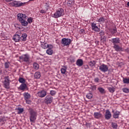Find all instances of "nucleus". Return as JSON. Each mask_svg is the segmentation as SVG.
Wrapping results in <instances>:
<instances>
[{
	"instance_id": "obj_1",
	"label": "nucleus",
	"mask_w": 129,
	"mask_h": 129,
	"mask_svg": "<svg viewBox=\"0 0 129 129\" xmlns=\"http://www.w3.org/2000/svg\"><path fill=\"white\" fill-rule=\"evenodd\" d=\"M27 18H28V16L26 14L23 13L17 14V20L23 27H27L28 26Z\"/></svg>"
},
{
	"instance_id": "obj_2",
	"label": "nucleus",
	"mask_w": 129,
	"mask_h": 129,
	"mask_svg": "<svg viewBox=\"0 0 129 129\" xmlns=\"http://www.w3.org/2000/svg\"><path fill=\"white\" fill-rule=\"evenodd\" d=\"M62 16H64V10L62 8H59L55 11L52 17L55 19H57V18H60Z\"/></svg>"
},
{
	"instance_id": "obj_3",
	"label": "nucleus",
	"mask_w": 129,
	"mask_h": 129,
	"mask_svg": "<svg viewBox=\"0 0 129 129\" xmlns=\"http://www.w3.org/2000/svg\"><path fill=\"white\" fill-rule=\"evenodd\" d=\"M21 60L26 63H30V55L28 54H23L19 57Z\"/></svg>"
},
{
	"instance_id": "obj_4",
	"label": "nucleus",
	"mask_w": 129,
	"mask_h": 129,
	"mask_svg": "<svg viewBox=\"0 0 129 129\" xmlns=\"http://www.w3.org/2000/svg\"><path fill=\"white\" fill-rule=\"evenodd\" d=\"M72 42V40H71V39L63 38L61 39V43L62 45H63V46H69V45L71 44Z\"/></svg>"
},
{
	"instance_id": "obj_5",
	"label": "nucleus",
	"mask_w": 129,
	"mask_h": 129,
	"mask_svg": "<svg viewBox=\"0 0 129 129\" xmlns=\"http://www.w3.org/2000/svg\"><path fill=\"white\" fill-rule=\"evenodd\" d=\"M44 102L46 104H51L53 102V97L51 95H47L45 97Z\"/></svg>"
},
{
	"instance_id": "obj_6",
	"label": "nucleus",
	"mask_w": 129,
	"mask_h": 129,
	"mask_svg": "<svg viewBox=\"0 0 129 129\" xmlns=\"http://www.w3.org/2000/svg\"><path fill=\"white\" fill-rule=\"evenodd\" d=\"M37 119V113L34 111L30 113V120L31 122H35Z\"/></svg>"
},
{
	"instance_id": "obj_7",
	"label": "nucleus",
	"mask_w": 129,
	"mask_h": 129,
	"mask_svg": "<svg viewBox=\"0 0 129 129\" xmlns=\"http://www.w3.org/2000/svg\"><path fill=\"white\" fill-rule=\"evenodd\" d=\"M4 85L5 88H7V89L10 88V80H9V76H6L5 77Z\"/></svg>"
},
{
	"instance_id": "obj_8",
	"label": "nucleus",
	"mask_w": 129,
	"mask_h": 129,
	"mask_svg": "<svg viewBox=\"0 0 129 129\" xmlns=\"http://www.w3.org/2000/svg\"><path fill=\"white\" fill-rule=\"evenodd\" d=\"M99 67V70L102 72H107V71H108V67H107L106 64H104V63H102Z\"/></svg>"
},
{
	"instance_id": "obj_9",
	"label": "nucleus",
	"mask_w": 129,
	"mask_h": 129,
	"mask_svg": "<svg viewBox=\"0 0 129 129\" xmlns=\"http://www.w3.org/2000/svg\"><path fill=\"white\" fill-rule=\"evenodd\" d=\"M92 30L94 31V32H100V28L96 25L95 22H93L91 24Z\"/></svg>"
},
{
	"instance_id": "obj_10",
	"label": "nucleus",
	"mask_w": 129,
	"mask_h": 129,
	"mask_svg": "<svg viewBox=\"0 0 129 129\" xmlns=\"http://www.w3.org/2000/svg\"><path fill=\"white\" fill-rule=\"evenodd\" d=\"M25 5V3H20L19 2H13L12 3H11V6L12 7H23Z\"/></svg>"
},
{
	"instance_id": "obj_11",
	"label": "nucleus",
	"mask_w": 129,
	"mask_h": 129,
	"mask_svg": "<svg viewBox=\"0 0 129 129\" xmlns=\"http://www.w3.org/2000/svg\"><path fill=\"white\" fill-rule=\"evenodd\" d=\"M37 95L39 97H45L47 95V91L45 90H42L39 92H38Z\"/></svg>"
},
{
	"instance_id": "obj_12",
	"label": "nucleus",
	"mask_w": 129,
	"mask_h": 129,
	"mask_svg": "<svg viewBox=\"0 0 129 129\" xmlns=\"http://www.w3.org/2000/svg\"><path fill=\"white\" fill-rule=\"evenodd\" d=\"M53 46L52 44H49V47L46 50V54L48 55H52L53 54Z\"/></svg>"
},
{
	"instance_id": "obj_13",
	"label": "nucleus",
	"mask_w": 129,
	"mask_h": 129,
	"mask_svg": "<svg viewBox=\"0 0 129 129\" xmlns=\"http://www.w3.org/2000/svg\"><path fill=\"white\" fill-rule=\"evenodd\" d=\"M114 49H115V51H116L117 52H123L124 51V49H122L121 47L119 46L117 44H115L113 46Z\"/></svg>"
},
{
	"instance_id": "obj_14",
	"label": "nucleus",
	"mask_w": 129,
	"mask_h": 129,
	"mask_svg": "<svg viewBox=\"0 0 129 129\" xmlns=\"http://www.w3.org/2000/svg\"><path fill=\"white\" fill-rule=\"evenodd\" d=\"M111 118V113L109 110H106L105 114V118L106 119H110Z\"/></svg>"
},
{
	"instance_id": "obj_15",
	"label": "nucleus",
	"mask_w": 129,
	"mask_h": 129,
	"mask_svg": "<svg viewBox=\"0 0 129 129\" xmlns=\"http://www.w3.org/2000/svg\"><path fill=\"white\" fill-rule=\"evenodd\" d=\"M13 39L15 42H20L21 40V37L18 34H15L14 36Z\"/></svg>"
},
{
	"instance_id": "obj_16",
	"label": "nucleus",
	"mask_w": 129,
	"mask_h": 129,
	"mask_svg": "<svg viewBox=\"0 0 129 129\" xmlns=\"http://www.w3.org/2000/svg\"><path fill=\"white\" fill-rule=\"evenodd\" d=\"M76 65L79 67H81L83 66V60L82 59H78L76 61Z\"/></svg>"
},
{
	"instance_id": "obj_17",
	"label": "nucleus",
	"mask_w": 129,
	"mask_h": 129,
	"mask_svg": "<svg viewBox=\"0 0 129 129\" xmlns=\"http://www.w3.org/2000/svg\"><path fill=\"white\" fill-rule=\"evenodd\" d=\"M96 22H98L99 23H100V24H103L104 22H105V19L103 17H99L96 20Z\"/></svg>"
},
{
	"instance_id": "obj_18",
	"label": "nucleus",
	"mask_w": 129,
	"mask_h": 129,
	"mask_svg": "<svg viewBox=\"0 0 129 129\" xmlns=\"http://www.w3.org/2000/svg\"><path fill=\"white\" fill-rule=\"evenodd\" d=\"M94 117H95V118L98 119L102 117V115L100 112H94Z\"/></svg>"
},
{
	"instance_id": "obj_19",
	"label": "nucleus",
	"mask_w": 129,
	"mask_h": 129,
	"mask_svg": "<svg viewBox=\"0 0 129 129\" xmlns=\"http://www.w3.org/2000/svg\"><path fill=\"white\" fill-rule=\"evenodd\" d=\"M120 42L119 40V38H112V42L113 43V45H116V44H118Z\"/></svg>"
},
{
	"instance_id": "obj_20",
	"label": "nucleus",
	"mask_w": 129,
	"mask_h": 129,
	"mask_svg": "<svg viewBox=\"0 0 129 129\" xmlns=\"http://www.w3.org/2000/svg\"><path fill=\"white\" fill-rule=\"evenodd\" d=\"M60 72L61 74H66L67 72V67L65 66L62 67V68L60 69Z\"/></svg>"
},
{
	"instance_id": "obj_21",
	"label": "nucleus",
	"mask_w": 129,
	"mask_h": 129,
	"mask_svg": "<svg viewBox=\"0 0 129 129\" xmlns=\"http://www.w3.org/2000/svg\"><path fill=\"white\" fill-rule=\"evenodd\" d=\"M23 96L24 97V99L25 100L29 99V98H31V95H30V94L28 93H24L23 94Z\"/></svg>"
},
{
	"instance_id": "obj_22",
	"label": "nucleus",
	"mask_w": 129,
	"mask_h": 129,
	"mask_svg": "<svg viewBox=\"0 0 129 129\" xmlns=\"http://www.w3.org/2000/svg\"><path fill=\"white\" fill-rule=\"evenodd\" d=\"M41 77V73L39 72H37L34 74V78L35 79H39Z\"/></svg>"
},
{
	"instance_id": "obj_23",
	"label": "nucleus",
	"mask_w": 129,
	"mask_h": 129,
	"mask_svg": "<svg viewBox=\"0 0 129 129\" xmlns=\"http://www.w3.org/2000/svg\"><path fill=\"white\" fill-rule=\"evenodd\" d=\"M41 47L43 49H47V48L50 47V44H48L46 43H43L41 44Z\"/></svg>"
},
{
	"instance_id": "obj_24",
	"label": "nucleus",
	"mask_w": 129,
	"mask_h": 129,
	"mask_svg": "<svg viewBox=\"0 0 129 129\" xmlns=\"http://www.w3.org/2000/svg\"><path fill=\"white\" fill-rule=\"evenodd\" d=\"M19 88L21 90H25V89L27 88V84H21Z\"/></svg>"
},
{
	"instance_id": "obj_25",
	"label": "nucleus",
	"mask_w": 129,
	"mask_h": 129,
	"mask_svg": "<svg viewBox=\"0 0 129 129\" xmlns=\"http://www.w3.org/2000/svg\"><path fill=\"white\" fill-rule=\"evenodd\" d=\"M96 64V61L95 60H91L89 63V65L91 67H93V66H95V64Z\"/></svg>"
},
{
	"instance_id": "obj_26",
	"label": "nucleus",
	"mask_w": 129,
	"mask_h": 129,
	"mask_svg": "<svg viewBox=\"0 0 129 129\" xmlns=\"http://www.w3.org/2000/svg\"><path fill=\"white\" fill-rule=\"evenodd\" d=\"M27 35L26 33H24L22 35L21 39L22 41H26L27 40Z\"/></svg>"
},
{
	"instance_id": "obj_27",
	"label": "nucleus",
	"mask_w": 129,
	"mask_h": 129,
	"mask_svg": "<svg viewBox=\"0 0 129 129\" xmlns=\"http://www.w3.org/2000/svg\"><path fill=\"white\" fill-rule=\"evenodd\" d=\"M120 113L119 112V111H116V112H115L113 114L114 118H118V116Z\"/></svg>"
},
{
	"instance_id": "obj_28",
	"label": "nucleus",
	"mask_w": 129,
	"mask_h": 129,
	"mask_svg": "<svg viewBox=\"0 0 129 129\" xmlns=\"http://www.w3.org/2000/svg\"><path fill=\"white\" fill-rule=\"evenodd\" d=\"M117 123L115 122H112L111 123V127L113 129H117Z\"/></svg>"
},
{
	"instance_id": "obj_29",
	"label": "nucleus",
	"mask_w": 129,
	"mask_h": 129,
	"mask_svg": "<svg viewBox=\"0 0 129 129\" xmlns=\"http://www.w3.org/2000/svg\"><path fill=\"white\" fill-rule=\"evenodd\" d=\"M18 110V114H21V113H23L24 112V108H18L17 109Z\"/></svg>"
},
{
	"instance_id": "obj_30",
	"label": "nucleus",
	"mask_w": 129,
	"mask_h": 129,
	"mask_svg": "<svg viewBox=\"0 0 129 129\" xmlns=\"http://www.w3.org/2000/svg\"><path fill=\"white\" fill-rule=\"evenodd\" d=\"M108 89L111 93H113V92L115 91V88H114V87H109Z\"/></svg>"
},
{
	"instance_id": "obj_31",
	"label": "nucleus",
	"mask_w": 129,
	"mask_h": 129,
	"mask_svg": "<svg viewBox=\"0 0 129 129\" xmlns=\"http://www.w3.org/2000/svg\"><path fill=\"white\" fill-rule=\"evenodd\" d=\"M98 90H99V92H100V93H102V94L105 93V91L104 90V89L101 87L98 88Z\"/></svg>"
},
{
	"instance_id": "obj_32",
	"label": "nucleus",
	"mask_w": 129,
	"mask_h": 129,
	"mask_svg": "<svg viewBox=\"0 0 129 129\" xmlns=\"http://www.w3.org/2000/svg\"><path fill=\"white\" fill-rule=\"evenodd\" d=\"M27 22L28 23V25H29V24H31L33 23V18L32 17H29L27 20Z\"/></svg>"
},
{
	"instance_id": "obj_33",
	"label": "nucleus",
	"mask_w": 129,
	"mask_h": 129,
	"mask_svg": "<svg viewBox=\"0 0 129 129\" xmlns=\"http://www.w3.org/2000/svg\"><path fill=\"white\" fill-rule=\"evenodd\" d=\"M33 68L36 70H38V69H39V64L38 63H36V62H34L33 63Z\"/></svg>"
},
{
	"instance_id": "obj_34",
	"label": "nucleus",
	"mask_w": 129,
	"mask_h": 129,
	"mask_svg": "<svg viewBox=\"0 0 129 129\" xmlns=\"http://www.w3.org/2000/svg\"><path fill=\"white\" fill-rule=\"evenodd\" d=\"M19 81L20 83H22V84H25V82H26V81L23 78H19Z\"/></svg>"
},
{
	"instance_id": "obj_35",
	"label": "nucleus",
	"mask_w": 129,
	"mask_h": 129,
	"mask_svg": "<svg viewBox=\"0 0 129 129\" xmlns=\"http://www.w3.org/2000/svg\"><path fill=\"white\" fill-rule=\"evenodd\" d=\"M86 96L87 98H88V99H91V98H92V97H93V95H92V94L91 93H88L87 94Z\"/></svg>"
},
{
	"instance_id": "obj_36",
	"label": "nucleus",
	"mask_w": 129,
	"mask_h": 129,
	"mask_svg": "<svg viewBox=\"0 0 129 129\" xmlns=\"http://www.w3.org/2000/svg\"><path fill=\"white\" fill-rule=\"evenodd\" d=\"M123 83L128 84V83H129V79L124 78V79H123Z\"/></svg>"
},
{
	"instance_id": "obj_37",
	"label": "nucleus",
	"mask_w": 129,
	"mask_h": 129,
	"mask_svg": "<svg viewBox=\"0 0 129 129\" xmlns=\"http://www.w3.org/2000/svg\"><path fill=\"white\" fill-rule=\"evenodd\" d=\"M73 2L72 1H68V3H67V5H68V7H72V5H73Z\"/></svg>"
},
{
	"instance_id": "obj_38",
	"label": "nucleus",
	"mask_w": 129,
	"mask_h": 129,
	"mask_svg": "<svg viewBox=\"0 0 129 129\" xmlns=\"http://www.w3.org/2000/svg\"><path fill=\"white\" fill-rule=\"evenodd\" d=\"M123 92H124V93H128L129 92V89H127L126 88H124L122 89Z\"/></svg>"
},
{
	"instance_id": "obj_39",
	"label": "nucleus",
	"mask_w": 129,
	"mask_h": 129,
	"mask_svg": "<svg viewBox=\"0 0 129 129\" xmlns=\"http://www.w3.org/2000/svg\"><path fill=\"white\" fill-rule=\"evenodd\" d=\"M50 95H52V96H54L56 94V91L54 90H51L50 92Z\"/></svg>"
},
{
	"instance_id": "obj_40",
	"label": "nucleus",
	"mask_w": 129,
	"mask_h": 129,
	"mask_svg": "<svg viewBox=\"0 0 129 129\" xmlns=\"http://www.w3.org/2000/svg\"><path fill=\"white\" fill-rule=\"evenodd\" d=\"M5 68L8 69L10 67V63L6 62L5 63Z\"/></svg>"
},
{
	"instance_id": "obj_41",
	"label": "nucleus",
	"mask_w": 129,
	"mask_h": 129,
	"mask_svg": "<svg viewBox=\"0 0 129 129\" xmlns=\"http://www.w3.org/2000/svg\"><path fill=\"white\" fill-rule=\"evenodd\" d=\"M25 100H26V103H27V104H31V100H30L28 99Z\"/></svg>"
},
{
	"instance_id": "obj_42",
	"label": "nucleus",
	"mask_w": 129,
	"mask_h": 129,
	"mask_svg": "<svg viewBox=\"0 0 129 129\" xmlns=\"http://www.w3.org/2000/svg\"><path fill=\"white\" fill-rule=\"evenodd\" d=\"M40 13H41V14H46V13H47V11L44 10H41L40 11Z\"/></svg>"
},
{
	"instance_id": "obj_43",
	"label": "nucleus",
	"mask_w": 129,
	"mask_h": 129,
	"mask_svg": "<svg viewBox=\"0 0 129 129\" xmlns=\"http://www.w3.org/2000/svg\"><path fill=\"white\" fill-rule=\"evenodd\" d=\"M116 32V29L115 28L113 29L111 31L112 34H115Z\"/></svg>"
},
{
	"instance_id": "obj_44",
	"label": "nucleus",
	"mask_w": 129,
	"mask_h": 129,
	"mask_svg": "<svg viewBox=\"0 0 129 129\" xmlns=\"http://www.w3.org/2000/svg\"><path fill=\"white\" fill-rule=\"evenodd\" d=\"M99 34L101 37H102L104 35V32H103V31H101V32L99 33Z\"/></svg>"
},
{
	"instance_id": "obj_45",
	"label": "nucleus",
	"mask_w": 129,
	"mask_h": 129,
	"mask_svg": "<svg viewBox=\"0 0 129 129\" xmlns=\"http://www.w3.org/2000/svg\"><path fill=\"white\" fill-rule=\"evenodd\" d=\"M84 68L85 69H89V67L88 66V65L86 64L84 66Z\"/></svg>"
},
{
	"instance_id": "obj_46",
	"label": "nucleus",
	"mask_w": 129,
	"mask_h": 129,
	"mask_svg": "<svg viewBox=\"0 0 129 129\" xmlns=\"http://www.w3.org/2000/svg\"><path fill=\"white\" fill-rule=\"evenodd\" d=\"M95 82H99V79L98 78H95L94 80Z\"/></svg>"
},
{
	"instance_id": "obj_47",
	"label": "nucleus",
	"mask_w": 129,
	"mask_h": 129,
	"mask_svg": "<svg viewBox=\"0 0 129 129\" xmlns=\"http://www.w3.org/2000/svg\"><path fill=\"white\" fill-rule=\"evenodd\" d=\"M49 8H50V6L49 5L45 6V9H46V11H48L49 10Z\"/></svg>"
},
{
	"instance_id": "obj_48",
	"label": "nucleus",
	"mask_w": 129,
	"mask_h": 129,
	"mask_svg": "<svg viewBox=\"0 0 129 129\" xmlns=\"http://www.w3.org/2000/svg\"><path fill=\"white\" fill-rule=\"evenodd\" d=\"M101 39L104 40V41H106V36H104L103 37H102V36L101 37Z\"/></svg>"
},
{
	"instance_id": "obj_49",
	"label": "nucleus",
	"mask_w": 129,
	"mask_h": 129,
	"mask_svg": "<svg viewBox=\"0 0 129 129\" xmlns=\"http://www.w3.org/2000/svg\"><path fill=\"white\" fill-rule=\"evenodd\" d=\"M124 51H125V52H127V53H129V48H127L126 49H125Z\"/></svg>"
},
{
	"instance_id": "obj_50",
	"label": "nucleus",
	"mask_w": 129,
	"mask_h": 129,
	"mask_svg": "<svg viewBox=\"0 0 129 129\" xmlns=\"http://www.w3.org/2000/svg\"><path fill=\"white\" fill-rule=\"evenodd\" d=\"M6 2H7V3H10L11 2H13V0H5Z\"/></svg>"
},
{
	"instance_id": "obj_51",
	"label": "nucleus",
	"mask_w": 129,
	"mask_h": 129,
	"mask_svg": "<svg viewBox=\"0 0 129 129\" xmlns=\"http://www.w3.org/2000/svg\"><path fill=\"white\" fill-rule=\"evenodd\" d=\"M84 32V30H83V29L81 30V33H83Z\"/></svg>"
},
{
	"instance_id": "obj_52",
	"label": "nucleus",
	"mask_w": 129,
	"mask_h": 129,
	"mask_svg": "<svg viewBox=\"0 0 129 129\" xmlns=\"http://www.w3.org/2000/svg\"><path fill=\"white\" fill-rule=\"evenodd\" d=\"M3 73V71L2 70H0V75Z\"/></svg>"
},
{
	"instance_id": "obj_53",
	"label": "nucleus",
	"mask_w": 129,
	"mask_h": 129,
	"mask_svg": "<svg viewBox=\"0 0 129 129\" xmlns=\"http://www.w3.org/2000/svg\"><path fill=\"white\" fill-rule=\"evenodd\" d=\"M127 6H128V7H129V2L127 3Z\"/></svg>"
},
{
	"instance_id": "obj_54",
	"label": "nucleus",
	"mask_w": 129,
	"mask_h": 129,
	"mask_svg": "<svg viewBox=\"0 0 129 129\" xmlns=\"http://www.w3.org/2000/svg\"><path fill=\"white\" fill-rule=\"evenodd\" d=\"M30 2H33L34 0H29Z\"/></svg>"
}]
</instances>
